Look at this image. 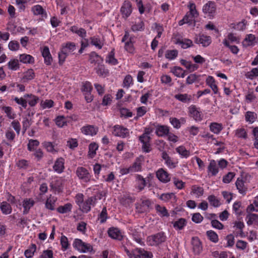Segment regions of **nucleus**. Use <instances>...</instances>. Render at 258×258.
<instances>
[{
    "instance_id": "obj_58",
    "label": "nucleus",
    "mask_w": 258,
    "mask_h": 258,
    "mask_svg": "<svg viewBox=\"0 0 258 258\" xmlns=\"http://www.w3.org/2000/svg\"><path fill=\"white\" fill-rule=\"evenodd\" d=\"M188 7L190 10L189 13L188 14L191 16H192L194 18L197 17L199 15V14L196 9L195 4L194 3H191L189 4Z\"/></svg>"
},
{
    "instance_id": "obj_12",
    "label": "nucleus",
    "mask_w": 258,
    "mask_h": 258,
    "mask_svg": "<svg viewBox=\"0 0 258 258\" xmlns=\"http://www.w3.org/2000/svg\"><path fill=\"white\" fill-rule=\"evenodd\" d=\"M76 49V47L75 43L69 42L62 45L61 50L62 52H64L68 55H70L73 53Z\"/></svg>"
},
{
    "instance_id": "obj_35",
    "label": "nucleus",
    "mask_w": 258,
    "mask_h": 258,
    "mask_svg": "<svg viewBox=\"0 0 258 258\" xmlns=\"http://www.w3.org/2000/svg\"><path fill=\"white\" fill-rule=\"evenodd\" d=\"M114 49H113L107 55L106 59V62L112 65H115L117 64L118 61L114 57Z\"/></svg>"
},
{
    "instance_id": "obj_62",
    "label": "nucleus",
    "mask_w": 258,
    "mask_h": 258,
    "mask_svg": "<svg viewBox=\"0 0 258 258\" xmlns=\"http://www.w3.org/2000/svg\"><path fill=\"white\" fill-rule=\"evenodd\" d=\"M144 22L143 21H140L132 26V30L133 31H142L144 29Z\"/></svg>"
},
{
    "instance_id": "obj_38",
    "label": "nucleus",
    "mask_w": 258,
    "mask_h": 258,
    "mask_svg": "<svg viewBox=\"0 0 258 258\" xmlns=\"http://www.w3.org/2000/svg\"><path fill=\"white\" fill-rule=\"evenodd\" d=\"M245 120L249 123L254 122L257 118V114L256 113L251 111H247L245 115Z\"/></svg>"
},
{
    "instance_id": "obj_20",
    "label": "nucleus",
    "mask_w": 258,
    "mask_h": 258,
    "mask_svg": "<svg viewBox=\"0 0 258 258\" xmlns=\"http://www.w3.org/2000/svg\"><path fill=\"white\" fill-rule=\"evenodd\" d=\"M235 184L239 193L243 195L246 193L247 187L245 185L244 181L241 178H237Z\"/></svg>"
},
{
    "instance_id": "obj_52",
    "label": "nucleus",
    "mask_w": 258,
    "mask_h": 258,
    "mask_svg": "<svg viewBox=\"0 0 258 258\" xmlns=\"http://www.w3.org/2000/svg\"><path fill=\"white\" fill-rule=\"evenodd\" d=\"M35 74L32 69L28 70L24 74L23 79L27 80H31L34 79Z\"/></svg>"
},
{
    "instance_id": "obj_15",
    "label": "nucleus",
    "mask_w": 258,
    "mask_h": 258,
    "mask_svg": "<svg viewBox=\"0 0 258 258\" xmlns=\"http://www.w3.org/2000/svg\"><path fill=\"white\" fill-rule=\"evenodd\" d=\"M162 158L165 161V163L166 165L170 168H173L176 166V162H175L171 158L169 157L168 154L165 152H163L162 153Z\"/></svg>"
},
{
    "instance_id": "obj_43",
    "label": "nucleus",
    "mask_w": 258,
    "mask_h": 258,
    "mask_svg": "<svg viewBox=\"0 0 258 258\" xmlns=\"http://www.w3.org/2000/svg\"><path fill=\"white\" fill-rule=\"evenodd\" d=\"M186 222L184 219L180 218L173 223V227L176 229H182L185 225Z\"/></svg>"
},
{
    "instance_id": "obj_41",
    "label": "nucleus",
    "mask_w": 258,
    "mask_h": 258,
    "mask_svg": "<svg viewBox=\"0 0 258 258\" xmlns=\"http://www.w3.org/2000/svg\"><path fill=\"white\" fill-rule=\"evenodd\" d=\"M8 69L12 71H16L19 69V60L17 59H11L8 63Z\"/></svg>"
},
{
    "instance_id": "obj_6",
    "label": "nucleus",
    "mask_w": 258,
    "mask_h": 258,
    "mask_svg": "<svg viewBox=\"0 0 258 258\" xmlns=\"http://www.w3.org/2000/svg\"><path fill=\"white\" fill-rule=\"evenodd\" d=\"M96 201V198L95 197L89 198L85 201L83 202L80 205V208L85 213H87L90 211L91 206H94Z\"/></svg>"
},
{
    "instance_id": "obj_29",
    "label": "nucleus",
    "mask_w": 258,
    "mask_h": 258,
    "mask_svg": "<svg viewBox=\"0 0 258 258\" xmlns=\"http://www.w3.org/2000/svg\"><path fill=\"white\" fill-rule=\"evenodd\" d=\"M208 170L212 175H216L218 173V169L217 166V163L215 160H212L210 161Z\"/></svg>"
},
{
    "instance_id": "obj_46",
    "label": "nucleus",
    "mask_w": 258,
    "mask_h": 258,
    "mask_svg": "<svg viewBox=\"0 0 258 258\" xmlns=\"http://www.w3.org/2000/svg\"><path fill=\"white\" fill-rule=\"evenodd\" d=\"M39 144V142L37 140L31 139L28 144V149L30 151H35Z\"/></svg>"
},
{
    "instance_id": "obj_56",
    "label": "nucleus",
    "mask_w": 258,
    "mask_h": 258,
    "mask_svg": "<svg viewBox=\"0 0 258 258\" xmlns=\"http://www.w3.org/2000/svg\"><path fill=\"white\" fill-rule=\"evenodd\" d=\"M245 76L247 79H253L254 77L258 76V68L252 69L250 72H248Z\"/></svg>"
},
{
    "instance_id": "obj_34",
    "label": "nucleus",
    "mask_w": 258,
    "mask_h": 258,
    "mask_svg": "<svg viewBox=\"0 0 258 258\" xmlns=\"http://www.w3.org/2000/svg\"><path fill=\"white\" fill-rule=\"evenodd\" d=\"M155 209L158 215L161 217H168L169 216L167 210L164 206L157 205L155 206Z\"/></svg>"
},
{
    "instance_id": "obj_5",
    "label": "nucleus",
    "mask_w": 258,
    "mask_h": 258,
    "mask_svg": "<svg viewBox=\"0 0 258 258\" xmlns=\"http://www.w3.org/2000/svg\"><path fill=\"white\" fill-rule=\"evenodd\" d=\"M113 134L117 137L122 138H126L130 136L129 130L119 125H115L113 127Z\"/></svg>"
},
{
    "instance_id": "obj_24",
    "label": "nucleus",
    "mask_w": 258,
    "mask_h": 258,
    "mask_svg": "<svg viewBox=\"0 0 258 258\" xmlns=\"http://www.w3.org/2000/svg\"><path fill=\"white\" fill-rule=\"evenodd\" d=\"M255 37L253 34L247 35L242 42V45L244 47H248L254 44Z\"/></svg>"
},
{
    "instance_id": "obj_17",
    "label": "nucleus",
    "mask_w": 258,
    "mask_h": 258,
    "mask_svg": "<svg viewBox=\"0 0 258 258\" xmlns=\"http://www.w3.org/2000/svg\"><path fill=\"white\" fill-rule=\"evenodd\" d=\"M35 202L32 199H25L23 201V207L24 208L23 213L24 214H27L34 205Z\"/></svg>"
},
{
    "instance_id": "obj_9",
    "label": "nucleus",
    "mask_w": 258,
    "mask_h": 258,
    "mask_svg": "<svg viewBox=\"0 0 258 258\" xmlns=\"http://www.w3.org/2000/svg\"><path fill=\"white\" fill-rule=\"evenodd\" d=\"M189 113L191 117L197 121H200L202 119V112L200 109L195 105H191L188 108Z\"/></svg>"
},
{
    "instance_id": "obj_25",
    "label": "nucleus",
    "mask_w": 258,
    "mask_h": 258,
    "mask_svg": "<svg viewBox=\"0 0 258 258\" xmlns=\"http://www.w3.org/2000/svg\"><path fill=\"white\" fill-rule=\"evenodd\" d=\"M36 245L35 244H31L29 247L25 250L24 255L26 258L32 257L36 251Z\"/></svg>"
},
{
    "instance_id": "obj_18",
    "label": "nucleus",
    "mask_w": 258,
    "mask_h": 258,
    "mask_svg": "<svg viewBox=\"0 0 258 258\" xmlns=\"http://www.w3.org/2000/svg\"><path fill=\"white\" fill-rule=\"evenodd\" d=\"M192 248L195 254H199L202 251L201 242L198 238H193L192 240Z\"/></svg>"
},
{
    "instance_id": "obj_31",
    "label": "nucleus",
    "mask_w": 258,
    "mask_h": 258,
    "mask_svg": "<svg viewBox=\"0 0 258 258\" xmlns=\"http://www.w3.org/2000/svg\"><path fill=\"white\" fill-rule=\"evenodd\" d=\"M98 149V146L95 143H91L89 146L88 156L90 158H93L96 154V150Z\"/></svg>"
},
{
    "instance_id": "obj_45",
    "label": "nucleus",
    "mask_w": 258,
    "mask_h": 258,
    "mask_svg": "<svg viewBox=\"0 0 258 258\" xmlns=\"http://www.w3.org/2000/svg\"><path fill=\"white\" fill-rule=\"evenodd\" d=\"M133 40V37H130L129 40L125 43V49L130 53H133L135 50Z\"/></svg>"
},
{
    "instance_id": "obj_39",
    "label": "nucleus",
    "mask_w": 258,
    "mask_h": 258,
    "mask_svg": "<svg viewBox=\"0 0 258 258\" xmlns=\"http://www.w3.org/2000/svg\"><path fill=\"white\" fill-rule=\"evenodd\" d=\"M176 43L181 45V47L184 49L187 48L193 45L192 41L188 39L178 40Z\"/></svg>"
},
{
    "instance_id": "obj_14",
    "label": "nucleus",
    "mask_w": 258,
    "mask_h": 258,
    "mask_svg": "<svg viewBox=\"0 0 258 258\" xmlns=\"http://www.w3.org/2000/svg\"><path fill=\"white\" fill-rule=\"evenodd\" d=\"M81 132L84 135L92 136L97 134L98 130L94 126L89 125L82 127Z\"/></svg>"
},
{
    "instance_id": "obj_50",
    "label": "nucleus",
    "mask_w": 258,
    "mask_h": 258,
    "mask_svg": "<svg viewBox=\"0 0 258 258\" xmlns=\"http://www.w3.org/2000/svg\"><path fill=\"white\" fill-rule=\"evenodd\" d=\"M223 43L225 46L228 47L230 49L232 53L234 54H237L238 53L239 51L238 47L235 45H230L227 39H225L223 40Z\"/></svg>"
},
{
    "instance_id": "obj_49",
    "label": "nucleus",
    "mask_w": 258,
    "mask_h": 258,
    "mask_svg": "<svg viewBox=\"0 0 258 258\" xmlns=\"http://www.w3.org/2000/svg\"><path fill=\"white\" fill-rule=\"evenodd\" d=\"M175 196L173 193L163 194L160 196L159 199L161 200L167 202L172 199H175Z\"/></svg>"
},
{
    "instance_id": "obj_30",
    "label": "nucleus",
    "mask_w": 258,
    "mask_h": 258,
    "mask_svg": "<svg viewBox=\"0 0 258 258\" xmlns=\"http://www.w3.org/2000/svg\"><path fill=\"white\" fill-rule=\"evenodd\" d=\"M169 132V127L165 125L158 126L156 131L157 136L162 137L167 135Z\"/></svg>"
},
{
    "instance_id": "obj_33",
    "label": "nucleus",
    "mask_w": 258,
    "mask_h": 258,
    "mask_svg": "<svg viewBox=\"0 0 258 258\" xmlns=\"http://www.w3.org/2000/svg\"><path fill=\"white\" fill-rule=\"evenodd\" d=\"M2 109L9 119H13L15 118L16 115L11 107L4 106L2 107Z\"/></svg>"
},
{
    "instance_id": "obj_61",
    "label": "nucleus",
    "mask_w": 258,
    "mask_h": 258,
    "mask_svg": "<svg viewBox=\"0 0 258 258\" xmlns=\"http://www.w3.org/2000/svg\"><path fill=\"white\" fill-rule=\"evenodd\" d=\"M55 123L58 126L61 127L67 124V121L63 116H58L55 119Z\"/></svg>"
},
{
    "instance_id": "obj_19",
    "label": "nucleus",
    "mask_w": 258,
    "mask_h": 258,
    "mask_svg": "<svg viewBox=\"0 0 258 258\" xmlns=\"http://www.w3.org/2000/svg\"><path fill=\"white\" fill-rule=\"evenodd\" d=\"M70 30L77 34L79 36L81 37L82 39H84L86 37L87 32L85 29L82 28H78L77 26H73L71 27Z\"/></svg>"
},
{
    "instance_id": "obj_48",
    "label": "nucleus",
    "mask_w": 258,
    "mask_h": 258,
    "mask_svg": "<svg viewBox=\"0 0 258 258\" xmlns=\"http://www.w3.org/2000/svg\"><path fill=\"white\" fill-rule=\"evenodd\" d=\"M178 55V51L176 50H167L165 53V57L168 59H173L175 58Z\"/></svg>"
},
{
    "instance_id": "obj_7",
    "label": "nucleus",
    "mask_w": 258,
    "mask_h": 258,
    "mask_svg": "<svg viewBox=\"0 0 258 258\" xmlns=\"http://www.w3.org/2000/svg\"><path fill=\"white\" fill-rule=\"evenodd\" d=\"M120 12L123 18L126 19L132 12V6L131 2L125 1L120 8Z\"/></svg>"
},
{
    "instance_id": "obj_11",
    "label": "nucleus",
    "mask_w": 258,
    "mask_h": 258,
    "mask_svg": "<svg viewBox=\"0 0 258 258\" xmlns=\"http://www.w3.org/2000/svg\"><path fill=\"white\" fill-rule=\"evenodd\" d=\"M157 178L162 182L166 183L170 181V177L167 171L163 169H159L156 172Z\"/></svg>"
},
{
    "instance_id": "obj_8",
    "label": "nucleus",
    "mask_w": 258,
    "mask_h": 258,
    "mask_svg": "<svg viewBox=\"0 0 258 258\" xmlns=\"http://www.w3.org/2000/svg\"><path fill=\"white\" fill-rule=\"evenodd\" d=\"M195 41L197 44H201L204 47L209 46L212 42L210 36L203 34L197 36Z\"/></svg>"
},
{
    "instance_id": "obj_13",
    "label": "nucleus",
    "mask_w": 258,
    "mask_h": 258,
    "mask_svg": "<svg viewBox=\"0 0 258 258\" xmlns=\"http://www.w3.org/2000/svg\"><path fill=\"white\" fill-rule=\"evenodd\" d=\"M64 160L62 158H58L54 162V165L53 166V169L54 171L58 173H61L64 168Z\"/></svg>"
},
{
    "instance_id": "obj_60",
    "label": "nucleus",
    "mask_w": 258,
    "mask_h": 258,
    "mask_svg": "<svg viewBox=\"0 0 258 258\" xmlns=\"http://www.w3.org/2000/svg\"><path fill=\"white\" fill-rule=\"evenodd\" d=\"M107 218V210L105 207L103 208L102 212L99 216L98 219L100 220V223H103L105 222Z\"/></svg>"
},
{
    "instance_id": "obj_55",
    "label": "nucleus",
    "mask_w": 258,
    "mask_h": 258,
    "mask_svg": "<svg viewBox=\"0 0 258 258\" xmlns=\"http://www.w3.org/2000/svg\"><path fill=\"white\" fill-rule=\"evenodd\" d=\"M207 234L210 240L215 243L218 242V236L216 232L210 230L207 232Z\"/></svg>"
},
{
    "instance_id": "obj_37",
    "label": "nucleus",
    "mask_w": 258,
    "mask_h": 258,
    "mask_svg": "<svg viewBox=\"0 0 258 258\" xmlns=\"http://www.w3.org/2000/svg\"><path fill=\"white\" fill-rule=\"evenodd\" d=\"M32 11L33 12L34 15H43L45 14V17H47V14L45 10L43 8L39 5H35L32 8Z\"/></svg>"
},
{
    "instance_id": "obj_63",
    "label": "nucleus",
    "mask_w": 258,
    "mask_h": 258,
    "mask_svg": "<svg viewBox=\"0 0 258 258\" xmlns=\"http://www.w3.org/2000/svg\"><path fill=\"white\" fill-rule=\"evenodd\" d=\"M8 46L11 50L16 51L19 49L20 45L18 41L13 40L9 42Z\"/></svg>"
},
{
    "instance_id": "obj_3",
    "label": "nucleus",
    "mask_w": 258,
    "mask_h": 258,
    "mask_svg": "<svg viewBox=\"0 0 258 258\" xmlns=\"http://www.w3.org/2000/svg\"><path fill=\"white\" fill-rule=\"evenodd\" d=\"M203 12L210 19L213 18L216 13V5L215 2L209 1L204 5Z\"/></svg>"
},
{
    "instance_id": "obj_27",
    "label": "nucleus",
    "mask_w": 258,
    "mask_h": 258,
    "mask_svg": "<svg viewBox=\"0 0 258 258\" xmlns=\"http://www.w3.org/2000/svg\"><path fill=\"white\" fill-rule=\"evenodd\" d=\"M130 167V171L132 172H139L142 170V162L141 160L139 158L136 159L135 162Z\"/></svg>"
},
{
    "instance_id": "obj_4",
    "label": "nucleus",
    "mask_w": 258,
    "mask_h": 258,
    "mask_svg": "<svg viewBox=\"0 0 258 258\" xmlns=\"http://www.w3.org/2000/svg\"><path fill=\"white\" fill-rule=\"evenodd\" d=\"M78 178L85 182L90 180L91 175L87 169L83 167H78L76 171Z\"/></svg>"
},
{
    "instance_id": "obj_59",
    "label": "nucleus",
    "mask_w": 258,
    "mask_h": 258,
    "mask_svg": "<svg viewBox=\"0 0 258 258\" xmlns=\"http://www.w3.org/2000/svg\"><path fill=\"white\" fill-rule=\"evenodd\" d=\"M173 182L176 188L179 189H182L184 186L185 183L177 178L174 177Z\"/></svg>"
},
{
    "instance_id": "obj_10",
    "label": "nucleus",
    "mask_w": 258,
    "mask_h": 258,
    "mask_svg": "<svg viewBox=\"0 0 258 258\" xmlns=\"http://www.w3.org/2000/svg\"><path fill=\"white\" fill-rule=\"evenodd\" d=\"M108 234L111 238L118 240H121L123 237L121 231L117 228H110L108 230Z\"/></svg>"
},
{
    "instance_id": "obj_36",
    "label": "nucleus",
    "mask_w": 258,
    "mask_h": 258,
    "mask_svg": "<svg viewBox=\"0 0 258 258\" xmlns=\"http://www.w3.org/2000/svg\"><path fill=\"white\" fill-rule=\"evenodd\" d=\"M246 220L248 225L258 223V216L255 214H249L247 215Z\"/></svg>"
},
{
    "instance_id": "obj_44",
    "label": "nucleus",
    "mask_w": 258,
    "mask_h": 258,
    "mask_svg": "<svg viewBox=\"0 0 258 258\" xmlns=\"http://www.w3.org/2000/svg\"><path fill=\"white\" fill-rule=\"evenodd\" d=\"M204 190L203 188L194 185L191 187V194L194 195L196 197L199 198L203 195Z\"/></svg>"
},
{
    "instance_id": "obj_51",
    "label": "nucleus",
    "mask_w": 258,
    "mask_h": 258,
    "mask_svg": "<svg viewBox=\"0 0 258 258\" xmlns=\"http://www.w3.org/2000/svg\"><path fill=\"white\" fill-rule=\"evenodd\" d=\"M208 199L210 204L215 207H217L220 205V201L215 196L213 195L209 196Z\"/></svg>"
},
{
    "instance_id": "obj_21",
    "label": "nucleus",
    "mask_w": 258,
    "mask_h": 258,
    "mask_svg": "<svg viewBox=\"0 0 258 258\" xmlns=\"http://www.w3.org/2000/svg\"><path fill=\"white\" fill-rule=\"evenodd\" d=\"M19 60L24 63L33 64L34 63V58L30 54H22L19 56Z\"/></svg>"
},
{
    "instance_id": "obj_57",
    "label": "nucleus",
    "mask_w": 258,
    "mask_h": 258,
    "mask_svg": "<svg viewBox=\"0 0 258 258\" xmlns=\"http://www.w3.org/2000/svg\"><path fill=\"white\" fill-rule=\"evenodd\" d=\"M40 50L45 62L47 65L48 64V47L47 46H45L43 48L41 47Z\"/></svg>"
},
{
    "instance_id": "obj_1",
    "label": "nucleus",
    "mask_w": 258,
    "mask_h": 258,
    "mask_svg": "<svg viewBox=\"0 0 258 258\" xmlns=\"http://www.w3.org/2000/svg\"><path fill=\"white\" fill-rule=\"evenodd\" d=\"M73 245L76 249L82 253L89 252L93 250V247L91 244L84 242L80 239H76Z\"/></svg>"
},
{
    "instance_id": "obj_42",
    "label": "nucleus",
    "mask_w": 258,
    "mask_h": 258,
    "mask_svg": "<svg viewBox=\"0 0 258 258\" xmlns=\"http://www.w3.org/2000/svg\"><path fill=\"white\" fill-rule=\"evenodd\" d=\"M24 97L28 98L27 103L28 102L31 106H35L37 103L38 98L32 94H26L24 95Z\"/></svg>"
},
{
    "instance_id": "obj_54",
    "label": "nucleus",
    "mask_w": 258,
    "mask_h": 258,
    "mask_svg": "<svg viewBox=\"0 0 258 258\" xmlns=\"http://www.w3.org/2000/svg\"><path fill=\"white\" fill-rule=\"evenodd\" d=\"M173 73L177 77L181 78H183L187 74L186 72L180 67H175Z\"/></svg>"
},
{
    "instance_id": "obj_26",
    "label": "nucleus",
    "mask_w": 258,
    "mask_h": 258,
    "mask_svg": "<svg viewBox=\"0 0 258 258\" xmlns=\"http://www.w3.org/2000/svg\"><path fill=\"white\" fill-rule=\"evenodd\" d=\"M176 151L181 158H187L190 155V152L183 146H180L176 148Z\"/></svg>"
},
{
    "instance_id": "obj_32",
    "label": "nucleus",
    "mask_w": 258,
    "mask_h": 258,
    "mask_svg": "<svg viewBox=\"0 0 258 258\" xmlns=\"http://www.w3.org/2000/svg\"><path fill=\"white\" fill-rule=\"evenodd\" d=\"M210 131L214 134H218L223 129L221 123L212 122L210 125Z\"/></svg>"
},
{
    "instance_id": "obj_2",
    "label": "nucleus",
    "mask_w": 258,
    "mask_h": 258,
    "mask_svg": "<svg viewBox=\"0 0 258 258\" xmlns=\"http://www.w3.org/2000/svg\"><path fill=\"white\" fill-rule=\"evenodd\" d=\"M166 236L163 233L160 232L147 237V241L149 245L157 246L166 240Z\"/></svg>"
},
{
    "instance_id": "obj_23",
    "label": "nucleus",
    "mask_w": 258,
    "mask_h": 258,
    "mask_svg": "<svg viewBox=\"0 0 258 258\" xmlns=\"http://www.w3.org/2000/svg\"><path fill=\"white\" fill-rule=\"evenodd\" d=\"M125 251L130 258H141L142 254L141 249L136 248L135 249H133L131 251L125 249Z\"/></svg>"
},
{
    "instance_id": "obj_47",
    "label": "nucleus",
    "mask_w": 258,
    "mask_h": 258,
    "mask_svg": "<svg viewBox=\"0 0 258 258\" xmlns=\"http://www.w3.org/2000/svg\"><path fill=\"white\" fill-rule=\"evenodd\" d=\"M100 59L102 60L101 57L97 54L95 52H92L89 55V61L91 63H97L99 61Z\"/></svg>"
},
{
    "instance_id": "obj_28",
    "label": "nucleus",
    "mask_w": 258,
    "mask_h": 258,
    "mask_svg": "<svg viewBox=\"0 0 258 258\" xmlns=\"http://www.w3.org/2000/svg\"><path fill=\"white\" fill-rule=\"evenodd\" d=\"M0 208L3 214L5 215L11 214L12 211L11 205L7 202H3L1 203Z\"/></svg>"
},
{
    "instance_id": "obj_53",
    "label": "nucleus",
    "mask_w": 258,
    "mask_h": 258,
    "mask_svg": "<svg viewBox=\"0 0 258 258\" xmlns=\"http://www.w3.org/2000/svg\"><path fill=\"white\" fill-rule=\"evenodd\" d=\"M72 209V205L70 204H66L63 206L59 207L57 210L60 213H66L71 211Z\"/></svg>"
},
{
    "instance_id": "obj_22",
    "label": "nucleus",
    "mask_w": 258,
    "mask_h": 258,
    "mask_svg": "<svg viewBox=\"0 0 258 258\" xmlns=\"http://www.w3.org/2000/svg\"><path fill=\"white\" fill-rule=\"evenodd\" d=\"M62 185V180L59 178H57L51 183V189L55 193L59 192L61 190Z\"/></svg>"
},
{
    "instance_id": "obj_64",
    "label": "nucleus",
    "mask_w": 258,
    "mask_h": 258,
    "mask_svg": "<svg viewBox=\"0 0 258 258\" xmlns=\"http://www.w3.org/2000/svg\"><path fill=\"white\" fill-rule=\"evenodd\" d=\"M236 136L238 138L246 139L247 138V134L244 128H238L236 131Z\"/></svg>"
},
{
    "instance_id": "obj_40",
    "label": "nucleus",
    "mask_w": 258,
    "mask_h": 258,
    "mask_svg": "<svg viewBox=\"0 0 258 258\" xmlns=\"http://www.w3.org/2000/svg\"><path fill=\"white\" fill-rule=\"evenodd\" d=\"M174 97L176 99L184 103L190 102L192 99L191 96L187 94H177L175 95Z\"/></svg>"
},
{
    "instance_id": "obj_16",
    "label": "nucleus",
    "mask_w": 258,
    "mask_h": 258,
    "mask_svg": "<svg viewBox=\"0 0 258 258\" xmlns=\"http://www.w3.org/2000/svg\"><path fill=\"white\" fill-rule=\"evenodd\" d=\"M135 177L137 187L140 190H143L147 184L145 178L139 174H136Z\"/></svg>"
}]
</instances>
